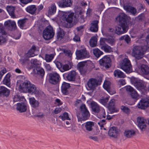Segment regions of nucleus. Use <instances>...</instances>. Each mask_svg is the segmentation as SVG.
Returning <instances> with one entry per match:
<instances>
[{
    "label": "nucleus",
    "mask_w": 149,
    "mask_h": 149,
    "mask_svg": "<svg viewBox=\"0 0 149 149\" xmlns=\"http://www.w3.org/2000/svg\"><path fill=\"white\" fill-rule=\"evenodd\" d=\"M120 68L126 73H129L132 72V65L128 57L123 56L122 61L120 63Z\"/></svg>",
    "instance_id": "obj_1"
},
{
    "label": "nucleus",
    "mask_w": 149,
    "mask_h": 149,
    "mask_svg": "<svg viewBox=\"0 0 149 149\" xmlns=\"http://www.w3.org/2000/svg\"><path fill=\"white\" fill-rule=\"evenodd\" d=\"M145 47L139 46H135L132 49V54L135 59L139 60L142 58L144 54Z\"/></svg>",
    "instance_id": "obj_2"
},
{
    "label": "nucleus",
    "mask_w": 149,
    "mask_h": 149,
    "mask_svg": "<svg viewBox=\"0 0 149 149\" xmlns=\"http://www.w3.org/2000/svg\"><path fill=\"white\" fill-rule=\"evenodd\" d=\"M54 35V32L52 27L49 26L46 28L43 32V36L46 40L52 38Z\"/></svg>",
    "instance_id": "obj_3"
},
{
    "label": "nucleus",
    "mask_w": 149,
    "mask_h": 149,
    "mask_svg": "<svg viewBox=\"0 0 149 149\" xmlns=\"http://www.w3.org/2000/svg\"><path fill=\"white\" fill-rule=\"evenodd\" d=\"M128 30L126 23H122L120 25L116 26L115 27V33L118 35L125 33Z\"/></svg>",
    "instance_id": "obj_4"
},
{
    "label": "nucleus",
    "mask_w": 149,
    "mask_h": 149,
    "mask_svg": "<svg viewBox=\"0 0 149 149\" xmlns=\"http://www.w3.org/2000/svg\"><path fill=\"white\" fill-rule=\"evenodd\" d=\"M20 81L17 82V85L19 86V89L20 91L22 92L27 93L31 83L29 81H26L20 84Z\"/></svg>",
    "instance_id": "obj_5"
},
{
    "label": "nucleus",
    "mask_w": 149,
    "mask_h": 149,
    "mask_svg": "<svg viewBox=\"0 0 149 149\" xmlns=\"http://www.w3.org/2000/svg\"><path fill=\"white\" fill-rule=\"evenodd\" d=\"M60 79V76L56 72H52L49 74V81L51 84H56Z\"/></svg>",
    "instance_id": "obj_6"
},
{
    "label": "nucleus",
    "mask_w": 149,
    "mask_h": 149,
    "mask_svg": "<svg viewBox=\"0 0 149 149\" xmlns=\"http://www.w3.org/2000/svg\"><path fill=\"white\" fill-rule=\"evenodd\" d=\"M108 134L110 138L116 139L119 134V131L115 127H111L108 131Z\"/></svg>",
    "instance_id": "obj_7"
},
{
    "label": "nucleus",
    "mask_w": 149,
    "mask_h": 149,
    "mask_svg": "<svg viewBox=\"0 0 149 149\" xmlns=\"http://www.w3.org/2000/svg\"><path fill=\"white\" fill-rule=\"evenodd\" d=\"M76 54L77 57L79 59L88 58L89 56V52H87L85 48L77 50Z\"/></svg>",
    "instance_id": "obj_8"
},
{
    "label": "nucleus",
    "mask_w": 149,
    "mask_h": 149,
    "mask_svg": "<svg viewBox=\"0 0 149 149\" xmlns=\"http://www.w3.org/2000/svg\"><path fill=\"white\" fill-rule=\"evenodd\" d=\"M111 62V59L109 57L105 56L99 61L101 65L104 67L106 68H108L110 65Z\"/></svg>",
    "instance_id": "obj_9"
},
{
    "label": "nucleus",
    "mask_w": 149,
    "mask_h": 149,
    "mask_svg": "<svg viewBox=\"0 0 149 149\" xmlns=\"http://www.w3.org/2000/svg\"><path fill=\"white\" fill-rule=\"evenodd\" d=\"M107 42L111 45H114L115 42L114 38L111 36L106 38H101L100 40V45H103Z\"/></svg>",
    "instance_id": "obj_10"
},
{
    "label": "nucleus",
    "mask_w": 149,
    "mask_h": 149,
    "mask_svg": "<svg viewBox=\"0 0 149 149\" xmlns=\"http://www.w3.org/2000/svg\"><path fill=\"white\" fill-rule=\"evenodd\" d=\"M72 0H61L58 2V6L62 8L71 7L72 4Z\"/></svg>",
    "instance_id": "obj_11"
},
{
    "label": "nucleus",
    "mask_w": 149,
    "mask_h": 149,
    "mask_svg": "<svg viewBox=\"0 0 149 149\" xmlns=\"http://www.w3.org/2000/svg\"><path fill=\"white\" fill-rule=\"evenodd\" d=\"M115 100L114 99H112L110 101L108 106V108L110 113H112L114 112H117L119 109L116 108L115 105Z\"/></svg>",
    "instance_id": "obj_12"
},
{
    "label": "nucleus",
    "mask_w": 149,
    "mask_h": 149,
    "mask_svg": "<svg viewBox=\"0 0 149 149\" xmlns=\"http://www.w3.org/2000/svg\"><path fill=\"white\" fill-rule=\"evenodd\" d=\"M87 63L85 61L79 63L77 65V68L81 74H84L87 70Z\"/></svg>",
    "instance_id": "obj_13"
},
{
    "label": "nucleus",
    "mask_w": 149,
    "mask_h": 149,
    "mask_svg": "<svg viewBox=\"0 0 149 149\" xmlns=\"http://www.w3.org/2000/svg\"><path fill=\"white\" fill-rule=\"evenodd\" d=\"M98 81L96 79L91 78L89 80L87 84L89 90H93L98 85Z\"/></svg>",
    "instance_id": "obj_14"
},
{
    "label": "nucleus",
    "mask_w": 149,
    "mask_h": 149,
    "mask_svg": "<svg viewBox=\"0 0 149 149\" xmlns=\"http://www.w3.org/2000/svg\"><path fill=\"white\" fill-rule=\"evenodd\" d=\"M27 92L34 94L36 96L40 94V92L38 89L32 83H31Z\"/></svg>",
    "instance_id": "obj_15"
},
{
    "label": "nucleus",
    "mask_w": 149,
    "mask_h": 149,
    "mask_svg": "<svg viewBox=\"0 0 149 149\" xmlns=\"http://www.w3.org/2000/svg\"><path fill=\"white\" fill-rule=\"evenodd\" d=\"M94 125V122L88 121L82 124V126L86 131H91L93 130Z\"/></svg>",
    "instance_id": "obj_16"
},
{
    "label": "nucleus",
    "mask_w": 149,
    "mask_h": 149,
    "mask_svg": "<svg viewBox=\"0 0 149 149\" xmlns=\"http://www.w3.org/2000/svg\"><path fill=\"white\" fill-rule=\"evenodd\" d=\"M73 13L71 11L67 12L64 14L65 21L68 24H70L73 21V17L74 15Z\"/></svg>",
    "instance_id": "obj_17"
},
{
    "label": "nucleus",
    "mask_w": 149,
    "mask_h": 149,
    "mask_svg": "<svg viewBox=\"0 0 149 149\" xmlns=\"http://www.w3.org/2000/svg\"><path fill=\"white\" fill-rule=\"evenodd\" d=\"M149 102L147 99L142 100L137 104L138 108L141 109H144L147 108L148 106Z\"/></svg>",
    "instance_id": "obj_18"
},
{
    "label": "nucleus",
    "mask_w": 149,
    "mask_h": 149,
    "mask_svg": "<svg viewBox=\"0 0 149 149\" xmlns=\"http://www.w3.org/2000/svg\"><path fill=\"white\" fill-rule=\"evenodd\" d=\"M38 50L36 46L33 45L32 46L30 50L28 52L27 56L28 57H32L37 54Z\"/></svg>",
    "instance_id": "obj_19"
},
{
    "label": "nucleus",
    "mask_w": 149,
    "mask_h": 149,
    "mask_svg": "<svg viewBox=\"0 0 149 149\" xmlns=\"http://www.w3.org/2000/svg\"><path fill=\"white\" fill-rule=\"evenodd\" d=\"M29 103L31 107L35 109H37L39 106V102L36 100L33 97L29 98Z\"/></svg>",
    "instance_id": "obj_20"
},
{
    "label": "nucleus",
    "mask_w": 149,
    "mask_h": 149,
    "mask_svg": "<svg viewBox=\"0 0 149 149\" xmlns=\"http://www.w3.org/2000/svg\"><path fill=\"white\" fill-rule=\"evenodd\" d=\"M110 82L108 81H105L103 85V87L111 95H113L116 93L115 91H111L110 90Z\"/></svg>",
    "instance_id": "obj_21"
},
{
    "label": "nucleus",
    "mask_w": 149,
    "mask_h": 149,
    "mask_svg": "<svg viewBox=\"0 0 149 149\" xmlns=\"http://www.w3.org/2000/svg\"><path fill=\"white\" fill-rule=\"evenodd\" d=\"M136 134V131L133 129L126 130L124 133V136L128 138H132L135 136Z\"/></svg>",
    "instance_id": "obj_22"
},
{
    "label": "nucleus",
    "mask_w": 149,
    "mask_h": 149,
    "mask_svg": "<svg viewBox=\"0 0 149 149\" xmlns=\"http://www.w3.org/2000/svg\"><path fill=\"white\" fill-rule=\"evenodd\" d=\"M10 91L8 89L3 86H0V97H7Z\"/></svg>",
    "instance_id": "obj_23"
},
{
    "label": "nucleus",
    "mask_w": 149,
    "mask_h": 149,
    "mask_svg": "<svg viewBox=\"0 0 149 149\" xmlns=\"http://www.w3.org/2000/svg\"><path fill=\"white\" fill-rule=\"evenodd\" d=\"M82 115L83 117L87 118L90 116V113L89 111L86 108V106L84 104H82L80 106Z\"/></svg>",
    "instance_id": "obj_24"
},
{
    "label": "nucleus",
    "mask_w": 149,
    "mask_h": 149,
    "mask_svg": "<svg viewBox=\"0 0 149 149\" xmlns=\"http://www.w3.org/2000/svg\"><path fill=\"white\" fill-rule=\"evenodd\" d=\"M17 109L21 112H25L27 109V104L24 103H18Z\"/></svg>",
    "instance_id": "obj_25"
},
{
    "label": "nucleus",
    "mask_w": 149,
    "mask_h": 149,
    "mask_svg": "<svg viewBox=\"0 0 149 149\" xmlns=\"http://www.w3.org/2000/svg\"><path fill=\"white\" fill-rule=\"evenodd\" d=\"M70 87V84L65 82H63L61 86V89L63 93L66 95L68 93V89Z\"/></svg>",
    "instance_id": "obj_26"
},
{
    "label": "nucleus",
    "mask_w": 149,
    "mask_h": 149,
    "mask_svg": "<svg viewBox=\"0 0 149 149\" xmlns=\"http://www.w3.org/2000/svg\"><path fill=\"white\" fill-rule=\"evenodd\" d=\"M91 105L92 111L95 113H97L101 109L97 104L94 101H92L91 103Z\"/></svg>",
    "instance_id": "obj_27"
},
{
    "label": "nucleus",
    "mask_w": 149,
    "mask_h": 149,
    "mask_svg": "<svg viewBox=\"0 0 149 149\" xmlns=\"http://www.w3.org/2000/svg\"><path fill=\"white\" fill-rule=\"evenodd\" d=\"M5 26L9 27L12 29L15 30L16 29V25L15 22L10 20L5 22L4 24Z\"/></svg>",
    "instance_id": "obj_28"
},
{
    "label": "nucleus",
    "mask_w": 149,
    "mask_h": 149,
    "mask_svg": "<svg viewBox=\"0 0 149 149\" xmlns=\"http://www.w3.org/2000/svg\"><path fill=\"white\" fill-rule=\"evenodd\" d=\"M98 21L95 20L93 21L91 23L90 30L92 32H96L98 30Z\"/></svg>",
    "instance_id": "obj_29"
},
{
    "label": "nucleus",
    "mask_w": 149,
    "mask_h": 149,
    "mask_svg": "<svg viewBox=\"0 0 149 149\" xmlns=\"http://www.w3.org/2000/svg\"><path fill=\"white\" fill-rule=\"evenodd\" d=\"M76 74V72L75 71H71L68 73L66 77L67 78L69 81H74L75 79Z\"/></svg>",
    "instance_id": "obj_30"
},
{
    "label": "nucleus",
    "mask_w": 149,
    "mask_h": 149,
    "mask_svg": "<svg viewBox=\"0 0 149 149\" xmlns=\"http://www.w3.org/2000/svg\"><path fill=\"white\" fill-rule=\"evenodd\" d=\"M140 72L143 74H148L149 73V68L146 65H142L139 69Z\"/></svg>",
    "instance_id": "obj_31"
},
{
    "label": "nucleus",
    "mask_w": 149,
    "mask_h": 149,
    "mask_svg": "<svg viewBox=\"0 0 149 149\" xmlns=\"http://www.w3.org/2000/svg\"><path fill=\"white\" fill-rule=\"evenodd\" d=\"M10 74L9 73H8L5 76L3 81V84L9 87H10Z\"/></svg>",
    "instance_id": "obj_32"
},
{
    "label": "nucleus",
    "mask_w": 149,
    "mask_h": 149,
    "mask_svg": "<svg viewBox=\"0 0 149 149\" xmlns=\"http://www.w3.org/2000/svg\"><path fill=\"white\" fill-rule=\"evenodd\" d=\"M124 9L127 11L131 13L134 15L136 13V10L134 8L130 6L125 5L123 6Z\"/></svg>",
    "instance_id": "obj_33"
},
{
    "label": "nucleus",
    "mask_w": 149,
    "mask_h": 149,
    "mask_svg": "<svg viewBox=\"0 0 149 149\" xmlns=\"http://www.w3.org/2000/svg\"><path fill=\"white\" fill-rule=\"evenodd\" d=\"M6 9L12 18H14L15 17L14 14L15 8L14 7L10 6H7L6 7Z\"/></svg>",
    "instance_id": "obj_34"
},
{
    "label": "nucleus",
    "mask_w": 149,
    "mask_h": 149,
    "mask_svg": "<svg viewBox=\"0 0 149 149\" xmlns=\"http://www.w3.org/2000/svg\"><path fill=\"white\" fill-rule=\"evenodd\" d=\"M36 9L37 8L35 5H32L28 6L26 8V10L30 13L33 14L35 13Z\"/></svg>",
    "instance_id": "obj_35"
},
{
    "label": "nucleus",
    "mask_w": 149,
    "mask_h": 149,
    "mask_svg": "<svg viewBox=\"0 0 149 149\" xmlns=\"http://www.w3.org/2000/svg\"><path fill=\"white\" fill-rule=\"evenodd\" d=\"M113 74L115 77L119 78H124L126 76L123 72L119 70H115Z\"/></svg>",
    "instance_id": "obj_36"
},
{
    "label": "nucleus",
    "mask_w": 149,
    "mask_h": 149,
    "mask_svg": "<svg viewBox=\"0 0 149 149\" xmlns=\"http://www.w3.org/2000/svg\"><path fill=\"white\" fill-rule=\"evenodd\" d=\"M33 71L35 73L40 75L41 76H43L45 74L44 69L40 67H37L34 68Z\"/></svg>",
    "instance_id": "obj_37"
},
{
    "label": "nucleus",
    "mask_w": 149,
    "mask_h": 149,
    "mask_svg": "<svg viewBox=\"0 0 149 149\" xmlns=\"http://www.w3.org/2000/svg\"><path fill=\"white\" fill-rule=\"evenodd\" d=\"M126 18V15L123 13H121L119 15L116 17V19L117 21H119L120 22L122 23L123 22V23H126L125 22Z\"/></svg>",
    "instance_id": "obj_38"
},
{
    "label": "nucleus",
    "mask_w": 149,
    "mask_h": 149,
    "mask_svg": "<svg viewBox=\"0 0 149 149\" xmlns=\"http://www.w3.org/2000/svg\"><path fill=\"white\" fill-rule=\"evenodd\" d=\"M97 43V39L95 36L92 37L89 41L90 45L92 47H94L96 46Z\"/></svg>",
    "instance_id": "obj_39"
},
{
    "label": "nucleus",
    "mask_w": 149,
    "mask_h": 149,
    "mask_svg": "<svg viewBox=\"0 0 149 149\" xmlns=\"http://www.w3.org/2000/svg\"><path fill=\"white\" fill-rule=\"evenodd\" d=\"M102 46L101 49L106 52H110L112 51L111 48L105 43L103 45H100Z\"/></svg>",
    "instance_id": "obj_40"
},
{
    "label": "nucleus",
    "mask_w": 149,
    "mask_h": 149,
    "mask_svg": "<svg viewBox=\"0 0 149 149\" xmlns=\"http://www.w3.org/2000/svg\"><path fill=\"white\" fill-rule=\"evenodd\" d=\"M56 7L55 4H52L49 8L48 11V14L50 15H52L56 12Z\"/></svg>",
    "instance_id": "obj_41"
},
{
    "label": "nucleus",
    "mask_w": 149,
    "mask_h": 149,
    "mask_svg": "<svg viewBox=\"0 0 149 149\" xmlns=\"http://www.w3.org/2000/svg\"><path fill=\"white\" fill-rule=\"evenodd\" d=\"M106 114L104 109L101 108L100 110L97 113V117L99 118H103L105 117Z\"/></svg>",
    "instance_id": "obj_42"
},
{
    "label": "nucleus",
    "mask_w": 149,
    "mask_h": 149,
    "mask_svg": "<svg viewBox=\"0 0 149 149\" xmlns=\"http://www.w3.org/2000/svg\"><path fill=\"white\" fill-rule=\"evenodd\" d=\"M93 53L95 56L97 58L99 57L103 54V52L98 48H95L93 49Z\"/></svg>",
    "instance_id": "obj_43"
},
{
    "label": "nucleus",
    "mask_w": 149,
    "mask_h": 149,
    "mask_svg": "<svg viewBox=\"0 0 149 149\" xmlns=\"http://www.w3.org/2000/svg\"><path fill=\"white\" fill-rule=\"evenodd\" d=\"M144 84V82L143 81L139 80L135 86L137 89L140 90L143 88Z\"/></svg>",
    "instance_id": "obj_44"
},
{
    "label": "nucleus",
    "mask_w": 149,
    "mask_h": 149,
    "mask_svg": "<svg viewBox=\"0 0 149 149\" xmlns=\"http://www.w3.org/2000/svg\"><path fill=\"white\" fill-rule=\"evenodd\" d=\"M65 35V33L63 31L62 29H60L57 33V38L59 40H61L63 37Z\"/></svg>",
    "instance_id": "obj_45"
},
{
    "label": "nucleus",
    "mask_w": 149,
    "mask_h": 149,
    "mask_svg": "<svg viewBox=\"0 0 149 149\" xmlns=\"http://www.w3.org/2000/svg\"><path fill=\"white\" fill-rule=\"evenodd\" d=\"M54 54H46L45 56V60L47 62H50L54 58Z\"/></svg>",
    "instance_id": "obj_46"
},
{
    "label": "nucleus",
    "mask_w": 149,
    "mask_h": 149,
    "mask_svg": "<svg viewBox=\"0 0 149 149\" xmlns=\"http://www.w3.org/2000/svg\"><path fill=\"white\" fill-rule=\"evenodd\" d=\"M59 118L63 120H70V119L69 117L68 113L66 112H65L63 113V114L60 115L59 116Z\"/></svg>",
    "instance_id": "obj_47"
},
{
    "label": "nucleus",
    "mask_w": 149,
    "mask_h": 149,
    "mask_svg": "<svg viewBox=\"0 0 149 149\" xmlns=\"http://www.w3.org/2000/svg\"><path fill=\"white\" fill-rule=\"evenodd\" d=\"M71 68V64L70 65L65 64L62 65L61 70L63 72L69 70Z\"/></svg>",
    "instance_id": "obj_48"
},
{
    "label": "nucleus",
    "mask_w": 149,
    "mask_h": 149,
    "mask_svg": "<svg viewBox=\"0 0 149 149\" xmlns=\"http://www.w3.org/2000/svg\"><path fill=\"white\" fill-rule=\"evenodd\" d=\"M109 99V98L108 97L102 98L99 101L100 103L103 105L106 106L107 105V104L108 101Z\"/></svg>",
    "instance_id": "obj_49"
},
{
    "label": "nucleus",
    "mask_w": 149,
    "mask_h": 149,
    "mask_svg": "<svg viewBox=\"0 0 149 149\" xmlns=\"http://www.w3.org/2000/svg\"><path fill=\"white\" fill-rule=\"evenodd\" d=\"M146 119L143 117H139L137 118V122L138 124L145 123Z\"/></svg>",
    "instance_id": "obj_50"
},
{
    "label": "nucleus",
    "mask_w": 149,
    "mask_h": 149,
    "mask_svg": "<svg viewBox=\"0 0 149 149\" xmlns=\"http://www.w3.org/2000/svg\"><path fill=\"white\" fill-rule=\"evenodd\" d=\"M26 20L25 19H21L18 21V24L20 28L22 29L25 25Z\"/></svg>",
    "instance_id": "obj_51"
},
{
    "label": "nucleus",
    "mask_w": 149,
    "mask_h": 149,
    "mask_svg": "<svg viewBox=\"0 0 149 149\" xmlns=\"http://www.w3.org/2000/svg\"><path fill=\"white\" fill-rule=\"evenodd\" d=\"M132 97L134 99H137L139 97L138 94L137 92L134 90L131 93Z\"/></svg>",
    "instance_id": "obj_52"
},
{
    "label": "nucleus",
    "mask_w": 149,
    "mask_h": 149,
    "mask_svg": "<svg viewBox=\"0 0 149 149\" xmlns=\"http://www.w3.org/2000/svg\"><path fill=\"white\" fill-rule=\"evenodd\" d=\"M121 109L123 112L126 113H129L130 111L128 107L123 106H121Z\"/></svg>",
    "instance_id": "obj_53"
},
{
    "label": "nucleus",
    "mask_w": 149,
    "mask_h": 149,
    "mask_svg": "<svg viewBox=\"0 0 149 149\" xmlns=\"http://www.w3.org/2000/svg\"><path fill=\"white\" fill-rule=\"evenodd\" d=\"M130 80L131 83L135 86L139 80L134 77H132L131 78Z\"/></svg>",
    "instance_id": "obj_54"
},
{
    "label": "nucleus",
    "mask_w": 149,
    "mask_h": 149,
    "mask_svg": "<svg viewBox=\"0 0 149 149\" xmlns=\"http://www.w3.org/2000/svg\"><path fill=\"white\" fill-rule=\"evenodd\" d=\"M6 35H3L2 36H0V44L3 43L6 41Z\"/></svg>",
    "instance_id": "obj_55"
},
{
    "label": "nucleus",
    "mask_w": 149,
    "mask_h": 149,
    "mask_svg": "<svg viewBox=\"0 0 149 149\" xmlns=\"http://www.w3.org/2000/svg\"><path fill=\"white\" fill-rule=\"evenodd\" d=\"M121 40H125L127 43H128L130 41V38L128 35H125L121 36Z\"/></svg>",
    "instance_id": "obj_56"
},
{
    "label": "nucleus",
    "mask_w": 149,
    "mask_h": 149,
    "mask_svg": "<svg viewBox=\"0 0 149 149\" xmlns=\"http://www.w3.org/2000/svg\"><path fill=\"white\" fill-rule=\"evenodd\" d=\"M7 72L6 69L5 68H3L0 70V81L2 78L3 76Z\"/></svg>",
    "instance_id": "obj_57"
},
{
    "label": "nucleus",
    "mask_w": 149,
    "mask_h": 149,
    "mask_svg": "<svg viewBox=\"0 0 149 149\" xmlns=\"http://www.w3.org/2000/svg\"><path fill=\"white\" fill-rule=\"evenodd\" d=\"M125 88L126 90L131 93L134 90L133 88L130 86H127L125 87Z\"/></svg>",
    "instance_id": "obj_58"
},
{
    "label": "nucleus",
    "mask_w": 149,
    "mask_h": 149,
    "mask_svg": "<svg viewBox=\"0 0 149 149\" xmlns=\"http://www.w3.org/2000/svg\"><path fill=\"white\" fill-rule=\"evenodd\" d=\"M138 126L141 130L142 131H144L146 127L145 124H138Z\"/></svg>",
    "instance_id": "obj_59"
},
{
    "label": "nucleus",
    "mask_w": 149,
    "mask_h": 149,
    "mask_svg": "<svg viewBox=\"0 0 149 149\" xmlns=\"http://www.w3.org/2000/svg\"><path fill=\"white\" fill-rule=\"evenodd\" d=\"M106 123L105 120L104 119L100 121L98 123V124L101 127H103L104 125H105Z\"/></svg>",
    "instance_id": "obj_60"
},
{
    "label": "nucleus",
    "mask_w": 149,
    "mask_h": 149,
    "mask_svg": "<svg viewBox=\"0 0 149 149\" xmlns=\"http://www.w3.org/2000/svg\"><path fill=\"white\" fill-rule=\"evenodd\" d=\"M31 63L35 65L40 64V62L36 59L32 60Z\"/></svg>",
    "instance_id": "obj_61"
},
{
    "label": "nucleus",
    "mask_w": 149,
    "mask_h": 149,
    "mask_svg": "<svg viewBox=\"0 0 149 149\" xmlns=\"http://www.w3.org/2000/svg\"><path fill=\"white\" fill-rule=\"evenodd\" d=\"M33 0H19L20 2L24 4L31 2Z\"/></svg>",
    "instance_id": "obj_62"
},
{
    "label": "nucleus",
    "mask_w": 149,
    "mask_h": 149,
    "mask_svg": "<svg viewBox=\"0 0 149 149\" xmlns=\"http://www.w3.org/2000/svg\"><path fill=\"white\" fill-rule=\"evenodd\" d=\"M81 103V101L80 100H78L76 101L74 105L75 106L78 107L80 106Z\"/></svg>",
    "instance_id": "obj_63"
},
{
    "label": "nucleus",
    "mask_w": 149,
    "mask_h": 149,
    "mask_svg": "<svg viewBox=\"0 0 149 149\" xmlns=\"http://www.w3.org/2000/svg\"><path fill=\"white\" fill-rule=\"evenodd\" d=\"M55 64L57 68L61 70L62 66L61 63L57 61L56 62Z\"/></svg>",
    "instance_id": "obj_64"
}]
</instances>
